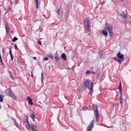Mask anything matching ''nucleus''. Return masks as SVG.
Masks as SVG:
<instances>
[{
    "instance_id": "obj_12",
    "label": "nucleus",
    "mask_w": 131,
    "mask_h": 131,
    "mask_svg": "<svg viewBox=\"0 0 131 131\" xmlns=\"http://www.w3.org/2000/svg\"><path fill=\"white\" fill-rule=\"evenodd\" d=\"M25 126L27 129H30L31 128V126L29 124V123H26L25 124Z\"/></svg>"
},
{
    "instance_id": "obj_3",
    "label": "nucleus",
    "mask_w": 131,
    "mask_h": 131,
    "mask_svg": "<svg viewBox=\"0 0 131 131\" xmlns=\"http://www.w3.org/2000/svg\"><path fill=\"white\" fill-rule=\"evenodd\" d=\"M93 106L94 111V113L95 117V121L97 122L98 120V118L99 117V113L97 110V106L96 105H95L94 104L93 105Z\"/></svg>"
},
{
    "instance_id": "obj_16",
    "label": "nucleus",
    "mask_w": 131,
    "mask_h": 131,
    "mask_svg": "<svg viewBox=\"0 0 131 131\" xmlns=\"http://www.w3.org/2000/svg\"><path fill=\"white\" fill-rule=\"evenodd\" d=\"M31 118L33 119V121H34V118L35 117V115L34 113H33L31 115Z\"/></svg>"
},
{
    "instance_id": "obj_33",
    "label": "nucleus",
    "mask_w": 131,
    "mask_h": 131,
    "mask_svg": "<svg viewBox=\"0 0 131 131\" xmlns=\"http://www.w3.org/2000/svg\"><path fill=\"white\" fill-rule=\"evenodd\" d=\"M87 108L86 107H84L83 108V110L84 111H85L87 109Z\"/></svg>"
},
{
    "instance_id": "obj_41",
    "label": "nucleus",
    "mask_w": 131,
    "mask_h": 131,
    "mask_svg": "<svg viewBox=\"0 0 131 131\" xmlns=\"http://www.w3.org/2000/svg\"><path fill=\"white\" fill-rule=\"evenodd\" d=\"M10 8H9V10H8V12H9V11L10 10Z\"/></svg>"
},
{
    "instance_id": "obj_38",
    "label": "nucleus",
    "mask_w": 131,
    "mask_h": 131,
    "mask_svg": "<svg viewBox=\"0 0 131 131\" xmlns=\"http://www.w3.org/2000/svg\"><path fill=\"white\" fill-rule=\"evenodd\" d=\"M119 86H122L121 83V82H120V83H119Z\"/></svg>"
},
{
    "instance_id": "obj_23",
    "label": "nucleus",
    "mask_w": 131,
    "mask_h": 131,
    "mask_svg": "<svg viewBox=\"0 0 131 131\" xmlns=\"http://www.w3.org/2000/svg\"><path fill=\"white\" fill-rule=\"evenodd\" d=\"M9 75H10V76L11 78L12 79H13L14 78L12 77V73L10 71H9Z\"/></svg>"
},
{
    "instance_id": "obj_10",
    "label": "nucleus",
    "mask_w": 131,
    "mask_h": 131,
    "mask_svg": "<svg viewBox=\"0 0 131 131\" xmlns=\"http://www.w3.org/2000/svg\"><path fill=\"white\" fill-rule=\"evenodd\" d=\"M61 57L62 58L64 59L65 60H67L66 56L65 54L64 53H62Z\"/></svg>"
},
{
    "instance_id": "obj_36",
    "label": "nucleus",
    "mask_w": 131,
    "mask_h": 131,
    "mask_svg": "<svg viewBox=\"0 0 131 131\" xmlns=\"http://www.w3.org/2000/svg\"><path fill=\"white\" fill-rule=\"evenodd\" d=\"M43 73H41V78H42V77H43Z\"/></svg>"
},
{
    "instance_id": "obj_42",
    "label": "nucleus",
    "mask_w": 131,
    "mask_h": 131,
    "mask_svg": "<svg viewBox=\"0 0 131 131\" xmlns=\"http://www.w3.org/2000/svg\"><path fill=\"white\" fill-rule=\"evenodd\" d=\"M1 108V106L0 105V109Z\"/></svg>"
},
{
    "instance_id": "obj_20",
    "label": "nucleus",
    "mask_w": 131,
    "mask_h": 131,
    "mask_svg": "<svg viewBox=\"0 0 131 131\" xmlns=\"http://www.w3.org/2000/svg\"><path fill=\"white\" fill-rule=\"evenodd\" d=\"M119 91L120 93L121 94V95L122 92V86H119Z\"/></svg>"
},
{
    "instance_id": "obj_25",
    "label": "nucleus",
    "mask_w": 131,
    "mask_h": 131,
    "mask_svg": "<svg viewBox=\"0 0 131 131\" xmlns=\"http://www.w3.org/2000/svg\"><path fill=\"white\" fill-rule=\"evenodd\" d=\"M18 40V38L16 37H15L13 39V42L15 41L16 40Z\"/></svg>"
},
{
    "instance_id": "obj_8",
    "label": "nucleus",
    "mask_w": 131,
    "mask_h": 131,
    "mask_svg": "<svg viewBox=\"0 0 131 131\" xmlns=\"http://www.w3.org/2000/svg\"><path fill=\"white\" fill-rule=\"evenodd\" d=\"M27 100L29 104L32 105L33 104V103L32 102V100L30 97L27 96Z\"/></svg>"
},
{
    "instance_id": "obj_31",
    "label": "nucleus",
    "mask_w": 131,
    "mask_h": 131,
    "mask_svg": "<svg viewBox=\"0 0 131 131\" xmlns=\"http://www.w3.org/2000/svg\"><path fill=\"white\" fill-rule=\"evenodd\" d=\"M48 60V58L47 57H45L44 58V60Z\"/></svg>"
},
{
    "instance_id": "obj_46",
    "label": "nucleus",
    "mask_w": 131,
    "mask_h": 131,
    "mask_svg": "<svg viewBox=\"0 0 131 131\" xmlns=\"http://www.w3.org/2000/svg\"><path fill=\"white\" fill-rule=\"evenodd\" d=\"M39 103H41V102H39Z\"/></svg>"
},
{
    "instance_id": "obj_1",
    "label": "nucleus",
    "mask_w": 131,
    "mask_h": 131,
    "mask_svg": "<svg viewBox=\"0 0 131 131\" xmlns=\"http://www.w3.org/2000/svg\"><path fill=\"white\" fill-rule=\"evenodd\" d=\"M84 22V25L85 30L88 31H90L91 25L89 19L87 18L85 19Z\"/></svg>"
},
{
    "instance_id": "obj_40",
    "label": "nucleus",
    "mask_w": 131,
    "mask_h": 131,
    "mask_svg": "<svg viewBox=\"0 0 131 131\" xmlns=\"http://www.w3.org/2000/svg\"><path fill=\"white\" fill-rule=\"evenodd\" d=\"M31 76H32V77H33V74L32 73H31Z\"/></svg>"
},
{
    "instance_id": "obj_37",
    "label": "nucleus",
    "mask_w": 131,
    "mask_h": 131,
    "mask_svg": "<svg viewBox=\"0 0 131 131\" xmlns=\"http://www.w3.org/2000/svg\"><path fill=\"white\" fill-rule=\"evenodd\" d=\"M92 73L93 74H95V72H94V71H92Z\"/></svg>"
},
{
    "instance_id": "obj_26",
    "label": "nucleus",
    "mask_w": 131,
    "mask_h": 131,
    "mask_svg": "<svg viewBox=\"0 0 131 131\" xmlns=\"http://www.w3.org/2000/svg\"><path fill=\"white\" fill-rule=\"evenodd\" d=\"M0 62H1L2 65L3 66H4V63H3V61L2 60V59L0 60Z\"/></svg>"
},
{
    "instance_id": "obj_14",
    "label": "nucleus",
    "mask_w": 131,
    "mask_h": 131,
    "mask_svg": "<svg viewBox=\"0 0 131 131\" xmlns=\"http://www.w3.org/2000/svg\"><path fill=\"white\" fill-rule=\"evenodd\" d=\"M106 31H107L105 30H103L102 31V33L105 36V37L107 36V33Z\"/></svg>"
},
{
    "instance_id": "obj_5",
    "label": "nucleus",
    "mask_w": 131,
    "mask_h": 131,
    "mask_svg": "<svg viewBox=\"0 0 131 131\" xmlns=\"http://www.w3.org/2000/svg\"><path fill=\"white\" fill-rule=\"evenodd\" d=\"M90 81L89 80H86L84 82L85 87L89 89L90 85H91V83Z\"/></svg>"
},
{
    "instance_id": "obj_24",
    "label": "nucleus",
    "mask_w": 131,
    "mask_h": 131,
    "mask_svg": "<svg viewBox=\"0 0 131 131\" xmlns=\"http://www.w3.org/2000/svg\"><path fill=\"white\" fill-rule=\"evenodd\" d=\"M48 56L51 59L52 58H53V55L51 54H49L48 55Z\"/></svg>"
},
{
    "instance_id": "obj_27",
    "label": "nucleus",
    "mask_w": 131,
    "mask_h": 131,
    "mask_svg": "<svg viewBox=\"0 0 131 131\" xmlns=\"http://www.w3.org/2000/svg\"><path fill=\"white\" fill-rule=\"evenodd\" d=\"M91 73L89 71V70H88L86 71V74H89V73Z\"/></svg>"
},
{
    "instance_id": "obj_39",
    "label": "nucleus",
    "mask_w": 131,
    "mask_h": 131,
    "mask_svg": "<svg viewBox=\"0 0 131 131\" xmlns=\"http://www.w3.org/2000/svg\"><path fill=\"white\" fill-rule=\"evenodd\" d=\"M8 12H6L5 13V14H4V15H6V14L7 13H8Z\"/></svg>"
},
{
    "instance_id": "obj_35",
    "label": "nucleus",
    "mask_w": 131,
    "mask_h": 131,
    "mask_svg": "<svg viewBox=\"0 0 131 131\" xmlns=\"http://www.w3.org/2000/svg\"><path fill=\"white\" fill-rule=\"evenodd\" d=\"M33 59H34V60H36V59L37 58H36V57H33Z\"/></svg>"
},
{
    "instance_id": "obj_34",
    "label": "nucleus",
    "mask_w": 131,
    "mask_h": 131,
    "mask_svg": "<svg viewBox=\"0 0 131 131\" xmlns=\"http://www.w3.org/2000/svg\"><path fill=\"white\" fill-rule=\"evenodd\" d=\"M26 123H29L28 119L27 117V119L26 120Z\"/></svg>"
},
{
    "instance_id": "obj_32",
    "label": "nucleus",
    "mask_w": 131,
    "mask_h": 131,
    "mask_svg": "<svg viewBox=\"0 0 131 131\" xmlns=\"http://www.w3.org/2000/svg\"><path fill=\"white\" fill-rule=\"evenodd\" d=\"M122 16L123 18H126V15H122Z\"/></svg>"
},
{
    "instance_id": "obj_45",
    "label": "nucleus",
    "mask_w": 131,
    "mask_h": 131,
    "mask_svg": "<svg viewBox=\"0 0 131 131\" xmlns=\"http://www.w3.org/2000/svg\"><path fill=\"white\" fill-rule=\"evenodd\" d=\"M39 103H41V102H39Z\"/></svg>"
},
{
    "instance_id": "obj_7",
    "label": "nucleus",
    "mask_w": 131,
    "mask_h": 131,
    "mask_svg": "<svg viewBox=\"0 0 131 131\" xmlns=\"http://www.w3.org/2000/svg\"><path fill=\"white\" fill-rule=\"evenodd\" d=\"M31 126L32 127V131H38V129L37 127L35 126L34 124H31Z\"/></svg>"
},
{
    "instance_id": "obj_4",
    "label": "nucleus",
    "mask_w": 131,
    "mask_h": 131,
    "mask_svg": "<svg viewBox=\"0 0 131 131\" xmlns=\"http://www.w3.org/2000/svg\"><path fill=\"white\" fill-rule=\"evenodd\" d=\"M95 121L94 119H93L90 123V125L88 126L87 128L86 131H91V128L93 127V124Z\"/></svg>"
},
{
    "instance_id": "obj_28",
    "label": "nucleus",
    "mask_w": 131,
    "mask_h": 131,
    "mask_svg": "<svg viewBox=\"0 0 131 131\" xmlns=\"http://www.w3.org/2000/svg\"><path fill=\"white\" fill-rule=\"evenodd\" d=\"M3 100V98L0 96V102H2Z\"/></svg>"
},
{
    "instance_id": "obj_29",
    "label": "nucleus",
    "mask_w": 131,
    "mask_h": 131,
    "mask_svg": "<svg viewBox=\"0 0 131 131\" xmlns=\"http://www.w3.org/2000/svg\"><path fill=\"white\" fill-rule=\"evenodd\" d=\"M15 49L16 50L18 49V48L17 46V45L16 44H15Z\"/></svg>"
},
{
    "instance_id": "obj_21",
    "label": "nucleus",
    "mask_w": 131,
    "mask_h": 131,
    "mask_svg": "<svg viewBox=\"0 0 131 131\" xmlns=\"http://www.w3.org/2000/svg\"><path fill=\"white\" fill-rule=\"evenodd\" d=\"M54 58L57 59V61H58L59 59V58L58 57L57 55V54L54 55Z\"/></svg>"
},
{
    "instance_id": "obj_44",
    "label": "nucleus",
    "mask_w": 131,
    "mask_h": 131,
    "mask_svg": "<svg viewBox=\"0 0 131 131\" xmlns=\"http://www.w3.org/2000/svg\"><path fill=\"white\" fill-rule=\"evenodd\" d=\"M39 103H41V102H39Z\"/></svg>"
},
{
    "instance_id": "obj_9",
    "label": "nucleus",
    "mask_w": 131,
    "mask_h": 131,
    "mask_svg": "<svg viewBox=\"0 0 131 131\" xmlns=\"http://www.w3.org/2000/svg\"><path fill=\"white\" fill-rule=\"evenodd\" d=\"M118 58V57H114L113 59L114 60L117 61L119 64H121L122 63V61L121 60L119 59Z\"/></svg>"
},
{
    "instance_id": "obj_2",
    "label": "nucleus",
    "mask_w": 131,
    "mask_h": 131,
    "mask_svg": "<svg viewBox=\"0 0 131 131\" xmlns=\"http://www.w3.org/2000/svg\"><path fill=\"white\" fill-rule=\"evenodd\" d=\"M105 30L108 32L110 36L112 37L113 35L112 32V26L109 24H107V22L105 23Z\"/></svg>"
},
{
    "instance_id": "obj_43",
    "label": "nucleus",
    "mask_w": 131,
    "mask_h": 131,
    "mask_svg": "<svg viewBox=\"0 0 131 131\" xmlns=\"http://www.w3.org/2000/svg\"><path fill=\"white\" fill-rule=\"evenodd\" d=\"M18 1H16V2H18Z\"/></svg>"
},
{
    "instance_id": "obj_18",
    "label": "nucleus",
    "mask_w": 131,
    "mask_h": 131,
    "mask_svg": "<svg viewBox=\"0 0 131 131\" xmlns=\"http://www.w3.org/2000/svg\"><path fill=\"white\" fill-rule=\"evenodd\" d=\"M35 2L36 3V8L37 9H38V0H35Z\"/></svg>"
},
{
    "instance_id": "obj_22",
    "label": "nucleus",
    "mask_w": 131,
    "mask_h": 131,
    "mask_svg": "<svg viewBox=\"0 0 131 131\" xmlns=\"http://www.w3.org/2000/svg\"><path fill=\"white\" fill-rule=\"evenodd\" d=\"M119 101L120 103L121 104V106H122V104L123 102V99H121V98L119 99Z\"/></svg>"
},
{
    "instance_id": "obj_19",
    "label": "nucleus",
    "mask_w": 131,
    "mask_h": 131,
    "mask_svg": "<svg viewBox=\"0 0 131 131\" xmlns=\"http://www.w3.org/2000/svg\"><path fill=\"white\" fill-rule=\"evenodd\" d=\"M5 28L6 32L7 33L9 31V28L7 26H6Z\"/></svg>"
},
{
    "instance_id": "obj_6",
    "label": "nucleus",
    "mask_w": 131,
    "mask_h": 131,
    "mask_svg": "<svg viewBox=\"0 0 131 131\" xmlns=\"http://www.w3.org/2000/svg\"><path fill=\"white\" fill-rule=\"evenodd\" d=\"M117 56L118 58L121 59V60L122 59L123 60H124V59L123 58V54H121L120 52H119L117 54Z\"/></svg>"
},
{
    "instance_id": "obj_15",
    "label": "nucleus",
    "mask_w": 131,
    "mask_h": 131,
    "mask_svg": "<svg viewBox=\"0 0 131 131\" xmlns=\"http://www.w3.org/2000/svg\"><path fill=\"white\" fill-rule=\"evenodd\" d=\"M9 51H10V56L11 58L12 59V61L13 60V57L12 54V51L11 50H9Z\"/></svg>"
},
{
    "instance_id": "obj_17",
    "label": "nucleus",
    "mask_w": 131,
    "mask_h": 131,
    "mask_svg": "<svg viewBox=\"0 0 131 131\" xmlns=\"http://www.w3.org/2000/svg\"><path fill=\"white\" fill-rule=\"evenodd\" d=\"M62 11L61 10L58 9V13L59 16H60V13H61V16L62 15Z\"/></svg>"
},
{
    "instance_id": "obj_13",
    "label": "nucleus",
    "mask_w": 131,
    "mask_h": 131,
    "mask_svg": "<svg viewBox=\"0 0 131 131\" xmlns=\"http://www.w3.org/2000/svg\"><path fill=\"white\" fill-rule=\"evenodd\" d=\"M9 93L10 94V95H9V96L12 97L13 99H15V96L13 94V93L11 92H9Z\"/></svg>"
},
{
    "instance_id": "obj_30",
    "label": "nucleus",
    "mask_w": 131,
    "mask_h": 131,
    "mask_svg": "<svg viewBox=\"0 0 131 131\" xmlns=\"http://www.w3.org/2000/svg\"><path fill=\"white\" fill-rule=\"evenodd\" d=\"M37 43L40 45H41L42 43H41V42L40 41H37Z\"/></svg>"
},
{
    "instance_id": "obj_11",
    "label": "nucleus",
    "mask_w": 131,
    "mask_h": 131,
    "mask_svg": "<svg viewBox=\"0 0 131 131\" xmlns=\"http://www.w3.org/2000/svg\"><path fill=\"white\" fill-rule=\"evenodd\" d=\"M93 88V83H92L91 85L90 88V91L89 92V94H91V93H92V89Z\"/></svg>"
}]
</instances>
